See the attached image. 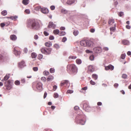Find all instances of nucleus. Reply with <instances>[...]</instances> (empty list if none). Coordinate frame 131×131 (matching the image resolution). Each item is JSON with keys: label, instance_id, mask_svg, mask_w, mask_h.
Masks as SVG:
<instances>
[{"label": "nucleus", "instance_id": "nucleus-38", "mask_svg": "<svg viewBox=\"0 0 131 131\" xmlns=\"http://www.w3.org/2000/svg\"><path fill=\"white\" fill-rule=\"evenodd\" d=\"M54 69L53 68H51L50 69V72L51 73H53L54 72Z\"/></svg>", "mask_w": 131, "mask_h": 131}, {"label": "nucleus", "instance_id": "nucleus-25", "mask_svg": "<svg viewBox=\"0 0 131 131\" xmlns=\"http://www.w3.org/2000/svg\"><path fill=\"white\" fill-rule=\"evenodd\" d=\"M5 86L6 88V89L7 90H10L12 88V86L10 84L5 85Z\"/></svg>", "mask_w": 131, "mask_h": 131}, {"label": "nucleus", "instance_id": "nucleus-48", "mask_svg": "<svg viewBox=\"0 0 131 131\" xmlns=\"http://www.w3.org/2000/svg\"><path fill=\"white\" fill-rule=\"evenodd\" d=\"M5 58L1 55H0V60H4Z\"/></svg>", "mask_w": 131, "mask_h": 131}, {"label": "nucleus", "instance_id": "nucleus-27", "mask_svg": "<svg viewBox=\"0 0 131 131\" xmlns=\"http://www.w3.org/2000/svg\"><path fill=\"white\" fill-rule=\"evenodd\" d=\"M76 62L77 64H80L81 63L82 61L80 59H77L76 60Z\"/></svg>", "mask_w": 131, "mask_h": 131}, {"label": "nucleus", "instance_id": "nucleus-42", "mask_svg": "<svg viewBox=\"0 0 131 131\" xmlns=\"http://www.w3.org/2000/svg\"><path fill=\"white\" fill-rule=\"evenodd\" d=\"M43 58V55L41 54H39L38 56V58L39 59H42Z\"/></svg>", "mask_w": 131, "mask_h": 131}, {"label": "nucleus", "instance_id": "nucleus-5", "mask_svg": "<svg viewBox=\"0 0 131 131\" xmlns=\"http://www.w3.org/2000/svg\"><path fill=\"white\" fill-rule=\"evenodd\" d=\"M60 85L61 86L64 85V86L68 88L70 85V83L68 80H63L61 82Z\"/></svg>", "mask_w": 131, "mask_h": 131}, {"label": "nucleus", "instance_id": "nucleus-4", "mask_svg": "<svg viewBox=\"0 0 131 131\" xmlns=\"http://www.w3.org/2000/svg\"><path fill=\"white\" fill-rule=\"evenodd\" d=\"M13 52L14 54L16 56L20 55L21 53L19 48L18 47H16L14 48Z\"/></svg>", "mask_w": 131, "mask_h": 131}, {"label": "nucleus", "instance_id": "nucleus-26", "mask_svg": "<svg viewBox=\"0 0 131 131\" xmlns=\"http://www.w3.org/2000/svg\"><path fill=\"white\" fill-rule=\"evenodd\" d=\"M17 16H14L11 17H7L6 18H9L12 20H15V19L17 18Z\"/></svg>", "mask_w": 131, "mask_h": 131}, {"label": "nucleus", "instance_id": "nucleus-49", "mask_svg": "<svg viewBox=\"0 0 131 131\" xmlns=\"http://www.w3.org/2000/svg\"><path fill=\"white\" fill-rule=\"evenodd\" d=\"M90 59L91 60H94V56L93 55L89 57Z\"/></svg>", "mask_w": 131, "mask_h": 131}, {"label": "nucleus", "instance_id": "nucleus-55", "mask_svg": "<svg viewBox=\"0 0 131 131\" xmlns=\"http://www.w3.org/2000/svg\"><path fill=\"white\" fill-rule=\"evenodd\" d=\"M67 40L66 38L65 37H63L62 40V41L63 42L66 41Z\"/></svg>", "mask_w": 131, "mask_h": 131}, {"label": "nucleus", "instance_id": "nucleus-9", "mask_svg": "<svg viewBox=\"0 0 131 131\" xmlns=\"http://www.w3.org/2000/svg\"><path fill=\"white\" fill-rule=\"evenodd\" d=\"M114 68V67L111 64H109L108 66H105V69L106 70H113Z\"/></svg>", "mask_w": 131, "mask_h": 131}, {"label": "nucleus", "instance_id": "nucleus-64", "mask_svg": "<svg viewBox=\"0 0 131 131\" xmlns=\"http://www.w3.org/2000/svg\"><path fill=\"white\" fill-rule=\"evenodd\" d=\"M103 50L104 51H108V48L107 47H104L103 48Z\"/></svg>", "mask_w": 131, "mask_h": 131}, {"label": "nucleus", "instance_id": "nucleus-41", "mask_svg": "<svg viewBox=\"0 0 131 131\" xmlns=\"http://www.w3.org/2000/svg\"><path fill=\"white\" fill-rule=\"evenodd\" d=\"M73 2L71 0H68L66 2V3L68 4H71Z\"/></svg>", "mask_w": 131, "mask_h": 131}, {"label": "nucleus", "instance_id": "nucleus-56", "mask_svg": "<svg viewBox=\"0 0 131 131\" xmlns=\"http://www.w3.org/2000/svg\"><path fill=\"white\" fill-rule=\"evenodd\" d=\"M4 23L5 26H7L10 24V22L9 21H8Z\"/></svg>", "mask_w": 131, "mask_h": 131}, {"label": "nucleus", "instance_id": "nucleus-12", "mask_svg": "<svg viewBox=\"0 0 131 131\" xmlns=\"http://www.w3.org/2000/svg\"><path fill=\"white\" fill-rule=\"evenodd\" d=\"M93 42L90 40H87V46L88 47H92L93 45Z\"/></svg>", "mask_w": 131, "mask_h": 131}, {"label": "nucleus", "instance_id": "nucleus-44", "mask_svg": "<svg viewBox=\"0 0 131 131\" xmlns=\"http://www.w3.org/2000/svg\"><path fill=\"white\" fill-rule=\"evenodd\" d=\"M20 82L19 81L16 80L15 82V84L16 85H18L20 84Z\"/></svg>", "mask_w": 131, "mask_h": 131}, {"label": "nucleus", "instance_id": "nucleus-36", "mask_svg": "<svg viewBox=\"0 0 131 131\" xmlns=\"http://www.w3.org/2000/svg\"><path fill=\"white\" fill-rule=\"evenodd\" d=\"M41 80L43 82H45L46 81V79L45 77H41Z\"/></svg>", "mask_w": 131, "mask_h": 131}, {"label": "nucleus", "instance_id": "nucleus-35", "mask_svg": "<svg viewBox=\"0 0 131 131\" xmlns=\"http://www.w3.org/2000/svg\"><path fill=\"white\" fill-rule=\"evenodd\" d=\"M127 75L126 74H123L122 75V77L123 78L125 79L127 78Z\"/></svg>", "mask_w": 131, "mask_h": 131}, {"label": "nucleus", "instance_id": "nucleus-13", "mask_svg": "<svg viewBox=\"0 0 131 131\" xmlns=\"http://www.w3.org/2000/svg\"><path fill=\"white\" fill-rule=\"evenodd\" d=\"M81 45L84 47L87 46V41L82 40L80 42Z\"/></svg>", "mask_w": 131, "mask_h": 131}, {"label": "nucleus", "instance_id": "nucleus-17", "mask_svg": "<svg viewBox=\"0 0 131 131\" xmlns=\"http://www.w3.org/2000/svg\"><path fill=\"white\" fill-rule=\"evenodd\" d=\"M24 61H21L18 64V67L20 68H22L24 67Z\"/></svg>", "mask_w": 131, "mask_h": 131}, {"label": "nucleus", "instance_id": "nucleus-53", "mask_svg": "<svg viewBox=\"0 0 131 131\" xmlns=\"http://www.w3.org/2000/svg\"><path fill=\"white\" fill-rule=\"evenodd\" d=\"M123 15V13L122 12H120L118 13V15L120 17L122 16Z\"/></svg>", "mask_w": 131, "mask_h": 131}, {"label": "nucleus", "instance_id": "nucleus-7", "mask_svg": "<svg viewBox=\"0 0 131 131\" xmlns=\"http://www.w3.org/2000/svg\"><path fill=\"white\" fill-rule=\"evenodd\" d=\"M42 84L40 82H38L37 83L36 85V88L39 91L42 90Z\"/></svg>", "mask_w": 131, "mask_h": 131}, {"label": "nucleus", "instance_id": "nucleus-10", "mask_svg": "<svg viewBox=\"0 0 131 131\" xmlns=\"http://www.w3.org/2000/svg\"><path fill=\"white\" fill-rule=\"evenodd\" d=\"M41 12L43 14H47L49 13V10L48 9L45 7L42 8H41Z\"/></svg>", "mask_w": 131, "mask_h": 131}, {"label": "nucleus", "instance_id": "nucleus-19", "mask_svg": "<svg viewBox=\"0 0 131 131\" xmlns=\"http://www.w3.org/2000/svg\"><path fill=\"white\" fill-rule=\"evenodd\" d=\"M34 6V10L37 11L39 10L40 9H41V8L40 6H36V5H35Z\"/></svg>", "mask_w": 131, "mask_h": 131}, {"label": "nucleus", "instance_id": "nucleus-51", "mask_svg": "<svg viewBox=\"0 0 131 131\" xmlns=\"http://www.w3.org/2000/svg\"><path fill=\"white\" fill-rule=\"evenodd\" d=\"M33 70L35 71H36L38 70V68L37 67H34L32 68Z\"/></svg>", "mask_w": 131, "mask_h": 131}, {"label": "nucleus", "instance_id": "nucleus-11", "mask_svg": "<svg viewBox=\"0 0 131 131\" xmlns=\"http://www.w3.org/2000/svg\"><path fill=\"white\" fill-rule=\"evenodd\" d=\"M94 51L96 53H100L102 51V49L100 47H96L93 49Z\"/></svg>", "mask_w": 131, "mask_h": 131}, {"label": "nucleus", "instance_id": "nucleus-59", "mask_svg": "<svg viewBox=\"0 0 131 131\" xmlns=\"http://www.w3.org/2000/svg\"><path fill=\"white\" fill-rule=\"evenodd\" d=\"M29 0H25V5H27L29 3Z\"/></svg>", "mask_w": 131, "mask_h": 131}, {"label": "nucleus", "instance_id": "nucleus-15", "mask_svg": "<svg viewBox=\"0 0 131 131\" xmlns=\"http://www.w3.org/2000/svg\"><path fill=\"white\" fill-rule=\"evenodd\" d=\"M88 70L91 72H92L94 70V69L92 65H90L88 67Z\"/></svg>", "mask_w": 131, "mask_h": 131}, {"label": "nucleus", "instance_id": "nucleus-22", "mask_svg": "<svg viewBox=\"0 0 131 131\" xmlns=\"http://www.w3.org/2000/svg\"><path fill=\"white\" fill-rule=\"evenodd\" d=\"M45 46L47 47H50L52 46V43L50 41H48L45 43Z\"/></svg>", "mask_w": 131, "mask_h": 131}, {"label": "nucleus", "instance_id": "nucleus-31", "mask_svg": "<svg viewBox=\"0 0 131 131\" xmlns=\"http://www.w3.org/2000/svg\"><path fill=\"white\" fill-rule=\"evenodd\" d=\"M59 32V30L58 29H56L53 31V33L55 35L58 34Z\"/></svg>", "mask_w": 131, "mask_h": 131}, {"label": "nucleus", "instance_id": "nucleus-37", "mask_svg": "<svg viewBox=\"0 0 131 131\" xmlns=\"http://www.w3.org/2000/svg\"><path fill=\"white\" fill-rule=\"evenodd\" d=\"M126 55L125 53L122 54L121 55V59H124L125 58Z\"/></svg>", "mask_w": 131, "mask_h": 131}, {"label": "nucleus", "instance_id": "nucleus-40", "mask_svg": "<svg viewBox=\"0 0 131 131\" xmlns=\"http://www.w3.org/2000/svg\"><path fill=\"white\" fill-rule=\"evenodd\" d=\"M90 83L92 85H94L96 84V83H95V82H94V81H93L92 80H91L90 81Z\"/></svg>", "mask_w": 131, "mask_h": 131}, {"label": "nucleus", "instance_id": "nucleus-6", "mask_svg": "<svg viewBox=\"0 0 131 131\" xmlns=\"http://www.w3.org/2000/svg\"><path fill=\"white\" fill-rule=\"evenodd\" d=\"M83 109L87 112H89L90 110V107L88 104L85 103L83 104Z\"/></svg>", "mask_w": 131, "mask_h": 131}, {"label": "nucleus", "instance_id": "nucleus-63", "mask_svg": "<svg viewBox=\"0 0 131 131\" xmlns=\"http://www.w3.org/2000/svg\"><path fill=\"white\" fill-rule=\"evenodd\" d=\"M57 87L55 85L53 87V90L54 91H55L56 89H57Z\"/></svg>", "mask_w": 131, "mask_h": 131}, {"label": "nucleus", "instance_id": "nucleus-8", "mask_svg": "<svg viewBox=\"0 0 131 131\" xmlns=\"http://www.w3.org/2000/svg\"><path fill=\"white\" fill-rule=\"evenodd\" d=\"M56 27V25L55 24H53L52 21H50L49 23L48 27V28H52L53 29H54Z\"/></svg>", "mask_w": 131, "mask_h": 131}, {"label": "nucleus", "instance_id": "nucleus-58", "mask_svg": "<svg viewBox=\"0 0 131 131\" xmlns=\"http://www.w3.org/2000/svg\"><path fill=\"white\" fill-rule=\"evenodd\" d=\"M50 8L51 10H53L54 9L55 7L54 6H50Z\"/></svg>", "mask_w": 131, "mask_h": 131}, {"label": "nucleus", "instance_id": "nucleus-23", "mask_svg": "<svg viewBox=\"0 0 131 131\" xmlns=\"http://www.w3.org/2000/svg\"><path fill=\"white\" fill-rule=\"evenodd\" d=\"M92 78L95 80H96L98 78L97 75L95 74H92Z\"/></svg>", "mask_w": 131, "mask_h": 131}, {"label": "nucleus", "instance_id": "nucleus-16", "mask_svg": "<svg viewBox=\"0 0 131 131\" xmlns=\"http://www.w3.org/2000/svg\"><path fill=\"white\" fill-rule=\"evenodd\" d=\"M85 123V120L84 119H81L78 122V123L82 125H84Z\"/></svg>", "mask_w": 131, "mask_h": 131}, {"label": "nucleus", "instance_id": "nucleus-30", "mask_svg": "<svg viewBox=\"0 0 131 131\" xmlns=\"http://www.w3.org/2000/svg\"><path fill=\"white\" fill-rule=\"evenodd\" d=\"M9 76L8 75H6L4 78V79L2 80V81L3 80L6 81L9 78Z\"/></svg>", "mask_w": 131, "mask_h": 131}, {"label": "nucleus", "instance_id": "nucleus-60", "mask_svg": "<svg viewBox=\"0 0 131 131\" xmlns=\"http://www.w3.org/2000/svg\"><path fill=\"white\" fill-rule=\"evenodd\" d=\"M85 51L87 53H92V51L89 50H85Z\"/></svg>", "mask_w": 131, "mask_h": 131}, {"label": "nucleus", "instance_id": "nucleus-32", "mask_svg": "<svg viewBox=\"0 0 131 131\" xmlns=\"http://www.w3.org/2000/svg\"><path fill=\"white\" fill-rule=\"evenodd\" d=\"M1 14L5 16L7 14V11L6 10H3Z\"/></svg>", "mask_w": 131, "mask_h": 131}, {"label": "nucleus", "instance_id": "nucleus-50", "mask_svg": "<svg viewBox=\"0 0 131 131\" xmlns=\"http://www.w3.org/2000/svg\"><path fill=\"white\" fill-rule=\"evenodd\" d=\"M30 12V11L29 9H27L25 10V13L27 14H29Z\"/></svg>", "mask_w": 131, "mask_h": 131}, {"label": "nucleus", "instance_id": "nucleus-61", "mask_svg": "<svg viewBox=\"0 0 131 131\" xmlns=\"http://www.w3.org/2000/svg\"><path fill=\"white\" fill-rule=\"evenodd\" d=\"M0 26L1 27H3L4 26H5V25L4 23H3L0 24Z\"/></svg>", "mask_w": 131, "mask_h": 131}, {"label": "nucleus", "instance_id": "nucleus-14", "mask_svg": "<svg viewBox=\"0 0 131 131\" xmlns=\"http://www.w3.org/2000/svg\"><path fill=\"white\" fill-rule=\"evenodd\" d=\"M11 40L13 41H15L16 40L17 37L15 35H12L10 36V37Z\"/></svg>", "mask_w": 131, "mask_h": 131}, {"label": "nucleus", "instance_id": "nucleus-46", "mask_svg": "<svg viewBox=\"0 0 131 131\" xmlns=\"http://www.w3.org/2000/svg\"><path fill=\"white\" fill-rule=\"evenodd\" d=\"M54 98H56L58 97V95L57 93H55L54 94Z\"/></svg>", "mask_w": 131, "mask_h": 131}, {"label": "nucleus", "instance_id": "nucleus-18", "mask_svg": "<svg viewBox=\"0 0 131 131\" xmlns=\"http://www.w3.org/2000/svg\"><path fill=\"white\" fill-rule=\"evenodd\" d=\"M53 77L52 75H49L47 79V81H50L53 80Z\"/></svg>", "mask_w": 131, "mask_h": 131}, {"label": "nucleus", "instance_id": "nucleus-20", "mask_svg": "<svg viewBox=\"0 0 131 131\" xmlns=\"http://www.w3.org/2000/svg\"><path fill=\"white\" fill-rule=\"evenodd\" d=\"M122 43L124 45H127L129 44V41L126 40H122Z\"/></svg>", "mask_w": 131, "mask_h": 131}, {"label": "nucleus", "instance_id": "nucleus-39", "mask_svg": "<svg viewBox=\"0 0 131 131\" xmlns=\"http://www.w3.org/2000/svg\"><path fill=\"white\" fill-rule=\"evenodd\" d=\"M54 47L56 49H58L59 48V45L57 44H55L54 45Z\"/></svg>", "mask_w": 131, "mask_h": 131}, {"label": "nucleus", "instance_id": "nucleus-52", "mask_svg": "<svg viewBox=\"0 0 131 131\" xmlns=\"http://www.w3.org/2000/svg\"><path fill=\"white\" fill-rule=\"evenodd\" d=\"M73 91L72 90H68L67 92V93H73Z\"/></svg>", "mask_w": 131, "mask_h": 131}, {"label": "nucleus", "instance_id": "nucleus-45", "mask_svg": "<svg viewBox=\"0 0 131 131\" xmlns=\"http://www.w3.org/2000/svg\"><path fill=\"white\" fill-rule=\"evenodd\" d=\"M11 82L10 81V80H8V81L5 82V85H8L10 84Z\"/></svg>", "mask_w": 131, "mask_h": 131}, {"label": "nucleus", "instance_id": "nucleus-1", "mask_svg": "<svg viewBox=\"0 0 131 131\" xmlns=\"http://www.w3.org/2000/svg\"><path fill=\"white\" fill-rule=\"evenodd\" d=\"M26 26L28 28L35 30H39L40 27L39 23L34 19L28 20L26 22Z\"/></svg>", "mask_w": 131, "mask_h": 131}, {"label": "nucleus", "instance_id": "nucleus-47", "mask_svg": "<svg viewBox=\"0 0 131 131\" xmlns=\"http://www.w3.org/2000/svg\"><path fill=\"white\" fill-rule=\"evenodd\" d=\"M62 13L64 14H66L68 12L67 10H64V9H62L61 10Z\"/></svg>", "mask_w": 131, "mask_h": 131}, {"label": "nucleus", "instance_id": "nucleus-33", "mask_svg": "<svg viewBox=\"0 0 131 131\" xmlns=\"http://www.w3.org/2000/svg\"><path fill=\"white\" fill-rule=\"evenodd\" d=\"M66 32L64 31H62L59 34V35L60 36H62L66 34Z\"/></svg>", "mask_w": 131, "mask_h": 131}, {"label": "nucleus", "instance_id": "nucleus-21", "mask_svg": "<svg viewBox=\"0 0 131 131\" xmlns=\"http://www.w3.org/2000/svg\"><path fill=\"white\" fill-rule=\"evenodd\" d=\"M114 22V19H109L108 21V24L111 25L113 24Z\"/></svg>", "mask_w": 131, "mask_h": 131}, {"label": "nucleus", "instance_id": "nucleus-28", "mask_svg": "<svg viewBox=\"0 0 131 131\" xmlns=\"http://www.w3.org/2000/svg\"><path fill=\"white\" fill-rule=\"evenodd\" d=\"M37 56L36 53L35 52H33L31 54V57L32 58H35Z\"/></svg>", "mask_w": 131, "mask_h": 131}, {"label": "nucleus", "instance_id": "nucleus-34", "mask_svg": "<svg viewBox=\"0 0 131 131\" xmlns=\"http://www.w3.org/2000/svg\"><path fill=\"white\" fill-rule=\"evenodd\" d=\"M43 74L44 75H49V72L47 71H45L43 72Z\"/></svg>", "mask_w": 131, "mask_h": 131}, {"label": "nucleus", "instance_id": "nucleus-62", "mask_svg": "<svg viewBox=\"0 0 131 131\" xmlns=\"http://www.w3.org/2000/svg\"><path fill=\"white\" fill-rule=\"evenodd\" d=\"M38 38V37L37 35H36L34 36V38L35 39H37Z\"/></svg>", "mask_w": 131, "mask_h": 131}, {"label": "nucleus", "instance_id": "nucleus-24", "mask_svg": "<svg viewBox=\"0 0 131 131\" xmlns=\"http://www.w3.org/2000/svg\"><path fill=\"white\" fill-rule=\"evenodd\" d=\"M77 58V57L74 56H70L68 58L70 60H74L76 59Z\"/></svg>", "mask_w": 131, "mask_h": 131}, {"label": "nucleus", "instance_id": "nucleus-54", "mask_svg": "<svg viewBox=\"0 0 131 131\" xmlns=\"http://www.w3.org/2000/svg\"><path fill=\"white\" fill-rule=\"evenodd\" d=\"M49 39L50 40H53L54 39V38L53 36L51 35L50 36Z\"/></svg>", "mask_w": 131, "mask_h": 131}, {"label": "nucleus", "instance_id": "nucleus-57", "mask_svg": "<svg viewBox=\"0 0 131 131\" xmlns=\"http://www.w3.org/2000/svg\"><path fill=\"white\" fill-rule=\"evenodd\" d=\"M43 34L46 36H48L49 35V33L46 31H44L43 32Z\"/></svg>", "mask_w": 131, "mask_h": 131}, {"label": "nucleus", "instance_id": "nucleus-2", "mask_svg": "<svg viewBox=\"0 0 131 131\" xmlns=\"http://www.w3.org/2000/svg\"><path fill=\"white\" fill-rule=\"evenodd\" d=\"M67 70L68 72L76 73L77 71V68L74 64H69L67 66Z\"/></svg>", "mask_w": 131, "mask_h": 131}, {"label": "nucleus", "instance_id": "nucleus-43", "mask_svg": "<svg viewBox=\"0 0 131 131\" xmlns=\"http://www.w3.org/2000/svg\"><path fill=\"white\" fill-rule=\"evenodd\" d=\"M110 29L111 32H114L115 30V27H112Z\"/></svg>", "mask_w": 131, "mask_h": 131}, {"label": "nucleus", "instance_id": "nucleus-29", "mask_svg": "<svg viewBox=\"0 0 131 131\" xmlns=\"http://www.w3.org/2000/svg\"><path fill=\"white\" fill-rule=\"evenodd\" d=\"M79 33V31L78 30H74L73 32V34L74 35V36H77Z\"/></svg>", "mask_w": 131, "mask_h": 131}, {"label": "nucleus", "instance_id": "nucleus-3", "mask_svg": "<svg viewBox=\"0 0 131 131\" xmlns=\"http://www.w3.org/2000/svg\"><path fill=\"white\" fill-rule=\"evenodd\" d=\"M52 50V49L51 48H42L41 51V52L43 54L46 55L49 54L51 52Z\"/></svg>", "mask_w": 131, "mask_h": 131}]
</instances>
